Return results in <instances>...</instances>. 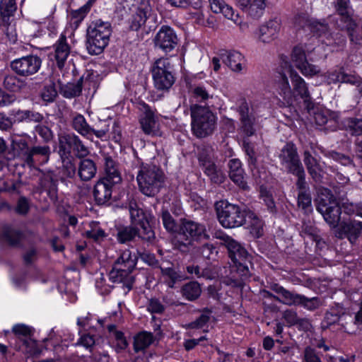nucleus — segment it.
I'll return each instance as SVG.
<instances>
[{
  "mask_svg": "<svg viewBox=\"0 0 362 362\" xmlns=\"http://www.w3.org/2000/svg\"><path fill=\"white\" fill-rule=\"evenodd\" d=\"M115 185L98 180L93 189V196L97 205H109L111 203L112 188Z\"/></svg>",
  "mask_w": 362,
  "mask_h": 362,
  "instance_id": "4be33fe9",
  "label": "nucleus"
},
{
  "mask_svg": "<svg viewBox=\"0 0 362 362\" xmlns=\"http://www.w3.org/2000/svg\"><path fill=\"white\" fill-rule=\"evenodd\" d=\"M347 127L354 135H362V120L356 118H348L346 119ZM356 156L362 160V139L358 141L356 146Z\"/></svg>",
  "mask_w": 362,
  "mask_h": 362,
  "instance_id": "c03bdc74",
  "label": "nucleus"
},
{
  "mask_svg": "<svg viewBox=\"0 0 362 362\" xmlns=\"http://www.w3.org/2000/svg\"><path fill=\"white\" fill-rule=\"evenodd\" d=\"M140 124L146 134H154L156 128V120L153 110L146 104L144 105V114L141 116Z\"/></svg>",
  "mask_w": 362,
  "mask_h": 362,
  "instance_id": "72a5a7b5",
  "label": "nucleus"
},
{
  "mask_svg": "<svg viewBox=\"0 0 362 362\" xmlns=\"http://www.w3.org/2000/svg\"><path fill=\"white\" fill-rule=\"evenodd\" d=\"M12 331L18 337H25L23 340V344L26 346L28 352L30 354L39 353L36 341L30 338L33 334V329L31 327L24 324H18L13 327Z\"/></svg>",
  "mask_w": 362,
  "mask_h": 362,
  "instance_id": "a878e982",
  "label": "nucleus"
},
{
  "mask_svg": "<svg viewBox=\"0 0 362 362\" xmlns=\"http://www.w3.org/2000/svg\"><path fill=\"white\" fill-rule=\"evenodd\" d=\"M192 132L197 138H205L213 134L217 117L209 107L192 105L190 107Z\"/></svg>",
  "mask_w": 362,
  "mask_h": 362,
  "instance_id": "423d86ee",
  "label": "nucleus"
},
{
  "mask_svg": "<svg viewBox=\"0 0 362 362\" xmlns=\"http://www.w3.org/2000/svg\"><path fill=\"white\" fill-rule=\"evenodd\" d=\"M180 293L185 299L189 301H194L201 296V286L197 281H189L182 286Z\"/></svg>",
  "mask_w": 362,
  "mask_h": 362,
  "instance_id": "79ce46f5",
  "label": "nucleus"
},
{
  "mask_svg": "<svg viewBox=\"0 0 362 362\" xmlns=\"http://www.w3.org/2000/svg\"><path fill=\"white\" fill-rule=\"evenodd\" d=\"M314 117L317 125H325L327 129L332 131H335L339 127V115L337 112L321 110L315 112Z\"/></svg>",
  "mask_w": 362,
  "mask_h": 362,
  "instance_id": "c85d7f7f",
  "label": "nucleus"
},
{
  "mask_svg": "<svg viewBox=\"0 0 362 362\" xmlns=\"http://www.w3.org/2000/svg\"><path fill=\"white\" fill-rule=\"evenodd\" d=\"M129 211L131 221L133 226H139V228L151 227L148 223L147 216L144 210L139 207L135 202H130L129 204Z\"/></svg>",
  "mask_w": 362,
  "mask_h": 362,
  "instance_id": "473e14b6",
  "label": "nucleus"
},
{
  "mask_svg": "<svg viewBox=\"0 0 362 362\" xmlns=\"http://www.w3.org/2000/svg\"><path fill=\"white\" fill-rule=\"evenodd\" d=\"M136 180L140 192L146 196H156L163 187L165 175L156 165H142L138 172Z\"/></svg>",
  "mask_w": 362,
  "mask_h": 362,
  "instance_id": "6e6552de",
  "label": "nucleus"
},
{
  "mask_svg": "<svg viewBox=\"0 0 362 362\" xmlns=\"http://www.w3.org/2000/svg\"><path fill=\"white\" fill-rule=\"evenodd\" d=\"M59 149L69 153L72 150L77 158L86 157L90 151L81 139L74 134H64L59 137Z\"/></svg>",
  "mask_w": 362,
  "mask_h": 362,
  "instance_id": "dca6fc26",
  "label": "nucleus"
},
{
  "mask_svg": "<svg viewBox=\"0 0 362 362\" xmlns=\"http://www.w3.org/2000/svg\"><path fill=\"white\" fill-rule=\"evenodd\" d=\"M147 309L151 313L161 314L164 312L165 307L158 299L152 298L149 300Z\"/></svg>",
  "mask_w": 362,
  "mask_h": 362,
  "instance_id": "338daca9",
  "label": "nucleus"
},
{
  "mask_svg": "<svg viewBox=\"0 0 362 362\" xmlns=\"http://www.w3.org/2000/svg\"><path fill=\"white\" fill-rule=\"evenodd\" d=\"M136 256L132 255L129 250H124L110 272L109 279L113 283H122L128 291L131 290L135 280L132 272L136 268Z\"/></svg>",
  "mask_w": 362,
  "mask_h": 362,
  "instance_id": "39448f33",
  "label": "nucleus"
},
{
  "mask_svg": "<svg viewBox=\"0 0 362 362\" xmlns=\"http://www.w3.org/2000/svg\"><path fill=\"white\" fill-rule=\"evenodd\" d=\"M192 94L197 102H204L211 97L206 88L199 86L193 88Z\"/></svg>",
  "mask_w": 362,
  "mask_h": 362,
  "instance_id": "e2e57ef3",
  "label": "nucleus"
},
{
  "mask_svg": "<svg viewBox=\"0 0 362 362\" xmlns=\"http://www.w3.org/2000/svg\"><path fill=\"white\" fill-rule=\"evenodd\" d=\"M316 210L331 228L340 225L341 208L337 198L329 189H325L316 200Z\"/></svg>",
  "mask_w": 362,
  "mask_h": 362,
  "instance_id": "9b49d317",
  "label": "nucleus"
},
{
  "mask_svg": "<svg viewBox=\"0 0 362 362\" xmlns=\"http://www.w3.org/2000/svg\"><path fill=\"white\" fill-rule=\"evenodd\" d=\"M76 167L74 163L69 158H62V173L63 176L71 178L75 175Z\"/></svg>",
  "mask_w": 362,
  "mask_h": 362,
  "instance_id": "bf43d9fd",
  "label": "nucleus"
},
{
  "mask_svg": "<svg viewBox=\"0 0 362 362\" xmlns=\"http://www.w3.org/2000/svg\"><path fill=\"white\" fill-rule=\"evenodd\" d=\"M173 67L168 58L157 59L151 67L154 86L159 90H168L175 83Z\"/></svg>",
  "mask_w": 362,
  "mask_h": 362,
  "instance_id": "f8f14e48",
  "label": "nucleus"
},
{
  "mask_svg": "<svg viewBox=\"0 0 362 362\" xmlns=\"http://www.w3.org/2000/svg\"><path fill=\"white\" fill-rule=\"evenodd\" d=\"M104 165L105 176L100 179L113 185L119 183L122 181V177L115 160L111 157L106 156Z\"/></svg>",
  "mask_w": 362,
  "mask_h": 362,
  "instance_id": "c9c22d12",
  "label": "nucleus"
},
{
  "mask_svg": "<svg viewBox=\"0 0 362 362\" xmlns=\"http://www.w3.org/2000/svg\"><path fill=\"white\" fill-rule=\"evenodd\" d=\"M136 237L149 243H153L156 239L155 232L151 227L140 229L135 226H128L117 229V240L120 243L132 241Z\"/></svg>",
  "mask_w": 362,
  "mask_h": 362,
  "instance_id": "4468645a",
  "label": "nucleus"
},
{
  "mask_svg": "<svg viewBox=\"0 0 362 362\" xmlns=\"http://www.w3.org/2000/svg\"><path fill=\"white\" fill-rule=\"evenodd\" d=\"M280 291L284 296L286 305L302 306L311 311L317 309L320 305V300L317 297L308 298L287 289H281Z\"/></svg>",
  "mask_w": 362,
  "mask_h": 362,
  "instance_id": "f3484780",
  "label": "nucleus"
},
{
  "mask_svg": "<svg viewBox=\"0 0 362 362\" xmlns=\"http://www.w3.org/2000/svg\"><path fill=\"white\" fill-rule=\"evenodd\" d=\"M15 116L19 122H40L43 120L44 117L42 114L32 110H18Z\"/></svg>",
  "mask_w": 362,
  "mask_h": 362,
  "instance_id": "3c124183",
  "label": "nucleus"
},
{
  "mask_svg": "<svg viewBox=\"0 0 362 362\" xmlns=\"http://www.w3.org/2000/svg\"><path fill=\"white\" fill-rule=\"evenodd\" d=\"M295 23L296 26L304 28L308 26L311 32L318 37H326L327 41L322 40V41L327 45L332 44V40L329 39L330 34L328 33V25L327 23H322L317 21H308L303 17L298 16L296 18Z\"/></svg>",
  "mask_w": 362,
  "mask_h": 362,
  "instance_id": "393cba45",
  "label": "nucleus"
},
{
  "mask_svg": "<svg viewBox=\"0 0 362 362\" xmlns=\"http://www.w3.org/2000/svg\"><path fill=\"white\" fill-rule=\"evenodd\" d=\"M53 47L54 49L53 56L57 66L59 69H62L70 54V46L67 42L66 37L62 34Z\"/></svg>",
  "mask_w": 362,
  "mask_h": 362,
  "instance_id": "cd10ccee",
  "label": "nucleus"
},
{
  "mask_svg": "<svg viewBox=\"0 0 362 362\" xmlns=\"http://www.w3.org/2000/svg\"><path fill=\"white\" fill-rule=\"evenodd\" d=\"M251 258L252 257H250L243 259V261H236L233 262L236 267L238 273L242 277L248 278L250 276L249 265H251Z\"/></svg>",
  "mask_w": 362,
  "mask_h": 362,
  "instance_id": "052dcab7",
  "label": "nucleus"
},
{
  "mask_svg": "<svg viewBox=\"0 0 362 362\" xmlns=\"http://www.w3.org/2000/svg\"><path fill=\"white\" fill-rule=\"evenodd\" d=\"M27 86V83L13 74L6 75L3 81V86L8 91L19 93Z\"/></svg>",
  "mask_w": 362,
  "mask_h": 362,
  "instance_id": "37998d69",
  "label": "nucleus"
},
{
  "mask_svg": "<svg viewBox=\"0 0 362 362\" xmlns=\"http://www.w3.org/2000/svg\"><path fill=\"white\" fill-rule=\"evenodd\" d=\"M72 127L82 136H89L95 134L98 138L102 139L105 136L108 132V128L105 127L101 129H94L87 123L83 115L77 114L73 117Z\"/></svg>",
  "mask_w": 362,
  "mask_h": 362,
  "instance_id": "b1692460",
  "label": "nucleus"
},
{
  "mask_svg": "<svg viewBox=\"0 0 362 362\" xmlns=\"http://www.w3.org/2000/svg\"><path fill=\"white\" fill-rule=\"evenodd\" d=\"M307 185L305 188H298L300 192L298 194V206L301 208L305 214L310 213L312 209V198L310 194L306 191Z\"/></svg>",
  "mask_w": 362,
  "mask_h": 362,
  "instance_id": "09e8293b",
  "label": "nucleus"
},
{
  "mask_svg": "<svg viewBox=\"0 0 362 362\" xmlns=\"http://www.w3.org/2000/svg\"><path fill=\"white\" fill-rule=\"evenodd\" d=\"M211 311L208 308L204 309L201 315L194 321L189 324V327L191 329H201L204 327L210 319Z\"/></svg>",
  "mask_w": 362,
  "mask_h": 362,
  "instance_id": "13d9d810",
  "label": "nucleus"
},
{
  "mask_svg": "<svg viewBox=\"0 0 362 362\" xmlns=\"http://www.w3.org/2000/svg\"><path fill=\"white\" fill-rule=\"evenodd\" d=\"M198 160L199 165L203 167L204 170L215 165L213 161L212 148L210 146H203L199 150Z\"/></svg>",
  "mask_w": 362,
  "mask_h": 362,
  "instance_id": "8fccbe9b",
  "label": "nucleus"
},
{
  "mask_svg": "<svg viewBox=\"0 0 362 362\" xmlns=\"http://www.w3.org/2000/svg\"><path fill=\"white\" fill-rule=\"evenodd\" d=\"M154 341L153 334L148 332H141L134 338V349L136 352L148 348Z\"/></svg>",
  "mask_w": 362,
  "mask_h": 362,
  "instance_id": "49530a36",
  "label": "nucleus"
},
{
  "mask_svg": "<svg viewBox=\"0 0 362 362\" xmlns=\"http://www.w3.org/2000/svg\"><path fill=\"white\" fill-rule=\"evenodd\" d=\"M328 156L329 158H332L334 160L337 162H339L343 165L347 166L353 165L352 158L350 156H346L345 154L332 151L329 152Z\"/></svg>",
  "mask_w": 362,
  "mask_h": 362,
  "instance_id": "680f3d73",
  "label": "nucleus"
},
{
  "mask_svg": "<svg viewBox=\"0 0 362 362\" xmlns=\"http://www.w3.org/2000/svg\"><path fill=\"white\" fill-rule=\"evenodd\" d=\"M334 5L340 18H349V12L351 11L350 0H335Z\"/></svg>",
  "mask_w": 362,
  "mask_h": 362,
  "instance_id": "4d7b16f0",
  "label": "nucleus"
},
{
  "mask_svg": "<svg viewBox=\"0 0 362 362\" xmlns=\"http://www.w3.org/2000/svg\"><path fill=\"white\" fill-rule=\"evenodd\" d=\"M157 16L152 10L149 0H141L129 19V29L138 31L142 29L148 33L157 26Z\"/></svg>",
  "mask_w": 362,
  "mask_h": 362,
  "instance_id": "9d476101",
  "label": "nucleus"
},
{
  "mask_svg": "<svg viewBox=\"0 0 362 362\" xmlns=\"http://www.w3.org/2000/svg\"><path fill=\"white\" fill-rule=\"evenodd\" d=\"M362 233V222L349 219L340 223L336 232V237L339 239L346 238L350 243H354Z\"/></svg>",
  "mask_w": 362,
  "mask_h": 362,
  "instance_id": "6ab92c4d",
  "label": "nucleus"
},
{
  "mask_svg": "<svg viewBox=\"0 0 362 362\" xmlns=\"http://www.w3.org/2000/svg\"><path fill=\"white\" fill-rule=\"evenodd\" d=\"M159 217L161 218L164 228L168 233H179L180 222L177 223L168 209L163 208L159 214Z\"/></svg>",
  "mask_w": 362,
  "mask_h": 362,
  "instance_id": "a18cd8bd",
  "label": "nucleus"
},
{
  "mask_svg": "<svg viewBox=\"0 0 362 362\" xmlns=\"http://www.w3.org/2000/svg\"><path fill=\"white\" fill-rule=\"evenodd\" d=\"M218 219L223 227L226 228H238L246 222V216L255 218L256 216L251 211L243 209L237 204L226 201L216 203Z\"/></svg>",
  "mask_w": 362,
  "mask_h": 362,
  "instance_id": "0eeeda50",
  "label": "nucleus"
},
{
  "mask_svg": "<svg viewBox=\"0 0 362 362\" xmlns=\"http://www.w3.org/2000/svg\"><path fill=\"white\" fill-rule=\"evenodd\" d=\"M30 209V204L28 199L25 197L19 198L16 207V211L21 215H25Z\"/></svg>",
  "mask_w": 362,
  "mask_h": 362,
  "instance_id": "774afa93",
  "label": "nucleus"
},
{
  "mask_svg": "<svg viewBox=\"0 0 362 362\" xmlns=\"http://www.w3.org/2000/svg\"><path fill=\"white\" fill-rule=\"evenodd\" d=\"M275 87L284 104L290 105L294 97L299 96L303 100L308 110L313 109L314 103L308 85L293 68L289 67L284 73L279 74L275 81Z\"/></svg>",
  "mask_w": 362,
  "mask_h": 362,
  "instance_id": "f257e3e1",
  "label": "nucleus"
},
{
  "mask_svg": "<svg viewBox=\"0 0 362 362\" xmlns=\"http://www.w3.org/2000/svg\"><path fill=\"white\" fill-rule=\"evenodd\" d=\"M303 162L312 179L315 182H320L322 178L321 166L318 160L308 151H305L303 153Z\"/></svg>",
  "mask_w": 362,
  "mask_h": 362,
  "instance_id": "f704fd0d",
  "label": "nucleus"
},
{
  "mask_svg": "<svg viewBox=\"0 0 362 362\" xmlns=\"http://www.w3.org/2000/svg\"><path fill=\"white\" fill-rule=\"evenodd\" d=\"M281 28L280 21L270 20L259 28L258 39L263 43H270L278 37Z\"/></svg>",
  "mask_w": 362,
  "mask_h": 362,
  "instance_id": "bb28decb",
  "label": "nucleus"
},
{
  "mask_svg": "<svg viewBox=\"0 0 362 362\" xmlns=\"http://www.w3.org/2000/svg\"><path fill=\"white\" fill-rule=\"evenodd\" d=\"M97 0H88L83 6L76 10H73L71 16L75 19L76 23H81L87 14L90 12L91 8L95 4Z\"/></svg>",
  "mask_w": 362,
  "mask_h": 362,
  "instance_id": "5fc2aeb1",
  "label": "nucleus"
},
{
  "mask_svg": "<svg viewBox=\"0 0 362 362\" xmlns=\"http://www.w3.org/2000/svg\"><path fill=\"white\" fill-rule=\"evenodd\" d=\"M97 172L95 163L89 158H85L80 161L78 174L81 180L88 181L95 177Z\"/></svg>",
  "mask_w": 362,
  "mask_h": 362,
  "instance_id": "4c0bfd02",
  "label": "nucleus"
},
{
  "mask_svg": "<svg viewBox=\"0 0 362 362\" xmlns=\"http://www.w3.org/2000/svg\"><path fill=\"white\" fill-rule=\"evenodd\" d=\"M229 168V177L230 180L243 189H247V182L244 177V170L241 162L238 158L230 159L228 163Z\"/></svg>",
  "mask_w": 362,
  "mask_h": 362,
  "instance_id": "c756f323",
  "label": "nucleus"
},
{
  "mask_svg": "<svg viewBox=\"0 0 362 362\" xmlns=\"http://www.w3.org/2000/svg\"><path fill=\"white\" fill-rule=\"evenodd\" d=\"M211 10L215 13H222L226 18L238 21V15H235L233 8L223 0H209Z\"/></svg>",
  "mask_w": 362,
  "mask_h": 362,
  "instance_id": "e433bc0d",
  "label": "nucleus"
},
{
  "mask_svg": "<svg viewBox=\"0 0 362 362\" xmlns=\"http://www.w3.org/2000/svg\"><path fill=\"white\" fill-rule=\"evenodd\" d=\"M159 267L164 278V282L169 288H174L177 282H180L185 279L182 274L173 267Z\"/></svg>",
  "mask_w": 362,
  "mask_h": 362,
  "instance_id": "ea45409f",
  "label": "nucleus"
},
{
  "mask_svg": "<svg viewBox=\"0 0 362 362\" xmlns=\"http://www.w3.org/2000/svg\"><path fill=\"white\" fill-rule=\"evenodd\" d=\"M291 61L295 66L305 76H313L320 72V69L308 63L305 51L300 47H295L291 53Z\"/></svg>",
  "mask_w": 362,
  "mask_h": 362,
  "instance_id": "a211bd4d",
  "label": "nucleus"
},
{
  "mask_svg": "<svg viewBox=\"0 0 362 362\" xmlns=\"http://www.w3.org/2000/svg\"><path fill=\"white\" fill-rule=\"evenodd\" d=\"M51 149L48 145L29 146L24 137H14L11 140L10 148L8 151V159L19 158L23 165L30 169L47 163L50 157Z\"/></svg>",
  "mask_w": 362,
  "mask_h": 362,
  "instance_id": "f03ea898",
  "label": "nucleus"
},
{
  "mask_svg": "<svg viewBox=\"0 0 362 362\" xmlns=\"http://www.w3.org/2000/svg\"><path fill=\"white\" fill-rule=\"evenodd\" d=\"M279 158L287 172L297 177L296 182L297 188H305L306 186L305 172L295 144L292 142H287L281 149Z\"/></svg>",
  "mask_w": 362,
  "mask_h": 362,
  "instance_id": "1a4fd4ad",
  "label": "nucleus"
},
{
  "mask_svg": "<svg viewBox=\"0 0 362 362\" xmlns=\"http://www.w3.org/2000/svg\"><path fill=\"white\" fill-rule=\"evenodd\" d=\"M58 96L54 82L50 81L45 84L40 90V98L46 104L52 103L55 101Z\"/></svg>",
  "mask_w": 362,
  "mask_h": 362,
  "instance_id": "de8ad7c7",
  "label": "nucleus"
},
{
  "mask_svg": "<svg viewBox=\"0 0 362 362\" xmlns=\"http://www.w3.org/2000/svg\"><path fill=\"white\" fill-rule=\"evenodd\" d=\"M218 55L223 62L234 72L240 73L246 67L244 56L238 51L221 50Z\"/></svg>",
  "mask_w": 362,
  "mask_h": 362,
  "instance_id": "5701e85b",
  "label": "nucleus"
},
{
  "mask_svg": "<svg viewBox=\"0 0 362 362\" xmlns=\"http://www.w3.org/2000/svg\"><path fill=\"white\" fill-rule=\"evenodd\" d=\"M247 163L252 173L253 177L257 180H259L257 182L260 183L261 180L264 178V175H265L266 171L264 168H261L260 166V163L258 161V155L251 157L250 158H247Z\"/></svg>",
  "mask_w": 362,
  "mask_h": 362,
  "instance_id": "864d4df0",
  "label": "nucleus"
},
{
  "mask_svg": "<svg viewBox=\"0 0 362 362\" xmlns=\"http://www.w3.org/2000/svg\"><path fill=\"white\" fill-rule=\"evenodd\" d=\"M177 41L178 39L174 30L166 25L160 28L154 39L156 47L165 52L173 50L177 45Z\"/></svg>",
  "mask_w": 362,
  "mask_h": 362,
  "instance_id": "aec40b11",
  "label": "nucleus"
},
{
  "mask_svg": "<svg viewBox=\"0 0 362 362\" xmlns=\"http://www.w3.org/2000/svg\"><path fill=\"white\" fill-rule=\"evenodd\" d=\"M303 362H322V361L314 349L307 346L303 353Z\"/></svg>",
  "mask_w": 362,
  "mask_h": 362,
  "instance_id": "69168bd1",
  "label": "nucleus"
},
{
  "mask_svg": "<svg viewBox=\"0 0 362 362\" xmlns=\"http://www.w3.org/2000/svg\"><path fill=\"white\" fill-rule=\"evenodd\" d=\"M204 173L210 178L211 181L215 184H221L225 180V175L223 172L218 169L216 165L206 168Z\"/></svg>",
  "mask_w": 362,
  "mask_h": 362,
  "instance_id": "6e6d98bb",
  "label": "nucleus"
},
{
  "mask_svg": "<svg viewBox=\"0 0 362 362\" xmlns=\"http://www.w3.org/2000/svg\"><path fill=\"white\" fill-rule=\"evenodd\" d=\"M112 28L109 21H93L87 29L86 48L90 54L98 55L107 46Z\"/></svg>",
  "mask_w": 362,
  "mask_h": 362,
  "instance_id": "20e7f679",
  "label": "nucleus"
},
{
  "mask_svg": "<svg viewBox=\"0 0 362 362\" xmlns=\"http://www.w3.org/2000/svg\"><path fill=\"white\" fill-rule=\"evenodd\" d=\"M236 4L253 18H259L265 8L264 0H236Z\"/></svg>",
  "mask_w": 362,
  "mask_h": 362,
  "instance_id": "7c9ffc66",
  "label": "nucleus"
},
{
  "mask_svg": "<svg viewBox=\"0 0 362 362\" xmlns=\"http://www.w3.org/2000/svg\"><path fill=\"white\" fill-rule=\"evenodd\" d=\"M83 78H80L76 83H67L60 86V93L68 99L81 95L83 89Z\"/></svg>",
  "mask_w": 362,
  "mask_h": 362,
  "instance_id": "58836bf2",
  "label": "nucleus"
},
{
  "mask_svg": "<svg viewBox=\"0 0 362 362\" xmlns=\"http://www.w3.org/2000/svg\"><path fill=\"white\" fill-rule=\"evenodd\" d=\"M267 287L279 296L273 294L269 291L263 290L262 293L264 295V297L275 300L281 303L286 305L284 296L282 293H281V291H280L281 289H286L285 288H284L280 284L274 282L269 283Z\"/></svg>",
  "mask_w": 362,
  "mask_h": 362,
  "instance_id": "603ef678",
  "label": "nucleus"
},
{
  "mask_svg": "<svg viewBox=\"0 0 362 362\" xmlns=\"http://www.w3.org/2000/svg\"><path fill=\"white\" fill-rule=\"evenodd\" d=\"M228 250L229 257L234 262L236 261H243L247 258L252 257L246 249L238 242L227 235H221L218 237Z\"/></svg>",
  "mask_w": 362,
  "mask_h": 362,
  "instance_id": "412c9836",
  "label": "nucleus"
},
{
  "mask_svg": "<svg viewBox=\"0 0 362 362\" xmlns=\"http://www.w3.org/2000/svg\"><path fill=\"white\" fill-rule=\"evenodd\" d=\"M209 238L204 225L185 218L180 219V228L177 236L173 241L174 248L182 253L189 252L194 241Z\"/></svg>",
  "mask_w": 362,
  "mask_h": 362,
  "instance_id": "7ed1b4c3",
  "label": "nucleus"
},
{
  "mask_svg": "<svg viewBox=\"0 0 362 362\" xmlns=\"http://www.w3.org/2000/svg\"><path fill=\"white\" fill-rule=\"evenodd\" d=\"M36 170L41 173L40 185L42 189L48 191L52 196H55L57 191L58 180L53 170H42L37 166Z\"/></svg>",
  "mask_w": 362,
  "mask_h": 362,
  "instance_id": "2f4dec72",
  "label": "nucleus"
},
{
  "mask_svg": "<svg viewBox=\"0 0 362 362\" xmlns=\"http://www.w3.org/2000/svg\"><path fill=\"white\" fill-rule=\"evenodd\" d=\"M3 238L9 245L19 247L22 240L25 238V233L11 227H6L3 231Z\"/></svg>",
  "mask_w": 362,
  "mask_h": 362,
  "instance_id": "a19ab883",
  "label": "nucleus"
},
{
  "mask_svg": "<svg viewBox=\"0 0 362 362\" xmlns=\"http://www.w3.org/2000/svg\"><path fill=\"white\" fill-rule=\"evenodd\" d=\"M42 66V59L35 54H29L16 59L11 62V69L18 76H32L39 71Z\"/></svg>",
  "mask_w": 362,
  "mask_h": 362,
  "instance_id": "ddd939ff",
  "label": "nucleus"
},
{
  "mask_svg": "<svg viewBox=\"0 0 362 362\" xmlns=\"http://www.w3.org/2000/svg\"><path fill=\"white\" fill-rule=\"evenodd\" d=\"M35 131L36 133H37L42 139L43 140L47 143L50 141L53 138V134L51 129L42 124H37L35 127Z\"/></svg>",
  "mask_w": 362,
  "mask_h": 362,
  "instance_id": "0e129e2a",
  "label": "nucleus"
},
{
  "mask_svg": "<svg viewBox=\"0 0 362 362\" xmlns=\"http://www.w3.org/2000/svg\"><path fill=\"white\" fill-rule=\"evenodd\" d=\"M237 111L240 115V130L247 137L256 132L255 117L250 112L249 104L246 98L240 96L236 100Z\"/></svg>",
  "mask_w": 362,
  "mask_h": 362,
  "instance_id": "2eb2a0df",
  "label": "nucleus"
}]
</instances>
